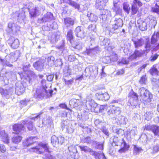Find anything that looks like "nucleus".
Masks as SVG:
<instances>
[{
    "mask_svg": "<svg viewBox=\"0 0 159 159\" xmlns=\"http://www.w3.org/2000/svg\"><path fill=\"white\" fill-rule=\"evenodd\" d=\"M111 62L117 61L118 57L117 54H114L113 55L110 56Z\"/></svg>",
    "mask_w": 159,
    "mask_h": 159,
    "instance_id": "nucleus-57",
    "label": "nucleus"
},
{
    "mask_svg": "<svg viewBox=\"0 0 159 159\" xmlns=\"http://www.w3.org/2000/svg\"><path fill=\"white\" fill-rule=\"evenodd\" d=\"M154 125H147L145 126L144 130L152 131Z\"/></svg>",
    "mask_w": 159,
    "mask_h": 159,
    "instance_id": "nucleus-62",
    "label": "nucleus"
},
{
    "mask_svg": "<svg viewBox=\"0 0 159 159\" xmlns=\"http://www.w3.org/2000/svg\"><path fill=\"white\" fill-rule=\"evenodd\" d=\"M45 64V60L43 59H40L38 61L34 63L33 65L36 70L39 71H41Z\"/></svg>",
    "mask_w": 159,
    "mask_h": 159,
    "instance_id": "nucleus-15",
    "label": "nucleus"
},
{
    "mask_svg": "<svg viewBox=\"0 0 159 159\" xmlns=\"http://www.w3.org/2000/svg\"><path fill=\"white\" fill-rule=\"evenodd\" d=\"M67 132L69 133H73L74 130V128L71 124H69L68 127H66V128Z\"/></svg>",
    "mask_w": 159,
    "mask_h": 159,
    "instance_id": "nucleus-50",
    "label": "nucleus"
},
{
    "mask_svg": "<svg viewBox=\"0 0 159 159\" xmlns=\"http://www.w3.org/2000/svg\"><path fill=\"white\" fill-rule=\"evenodd\" d=\"M139 92L142 100L145 102H151L152 96L148 90L142 87L139 89Z\"/></svg>",
    "mask_w": 159,
    "mask_h": 159,
    "instance_id": "nucleus-3",
    "label": "nucleus"
},
{
    "mask_svg": "<svg viewBox=\"0 0 159 159\" xmlns=\"http://www.w3.org/2000/svg\"><path fill=\"white\" fill-rule=\"evenodd\" d=\"M4 70L2 69L1 71L0 75V81H3L5 84H7L8 83V79L11 77L12 75V72L11 71L5 72L4 74L3 72Z\"/></svg>",
    "mask_w": 159,
    "mask_h": 159,
    "instance_id": "nucleus-8",
    "label": "nucleus"
},
{
    "mask_svg": "<svg viewBox=\"0 0 159 159\" xmlns=\"http://www.w3.org/2000/svg\"><path fill=\"white\" fill-rule=\"evenodd\" d=\"M87 16L91 22H96L98 20V17L97 16L89 12L88 13Z\"/></svg>",
    "mask_w": 159,
    "mask_h": 159,
    "instance_id": "nucleus-35",
    "label": "nucleus"
},
{
    "mask_svg": "<svg viewBox=\"0 0 159 159\" xmlns=\"http://www.w3.org/2000/svg\"><path fill=\"white\" fill-rule=\"evenodd\" d=\"M64 24L66 27H70L74 24V21L71 18H66L64 19Z\"/></svg>",
    "mask_w": 159,
    "mask_h": 159,
    "instance_id": "nucleus-34",
    "label": "nucleus"
},
{
    "mask_svg": "<svg viewBox=\"0 0 159 159\" xmlns=\"http://www.w3.org/2000/svg\"><path fill=\"white\" fill-rule=\"evenodd\" d=\"M16 52L15 53L11 52L10 54L7 55L5 57L4 60L1 59V61L2 65L3 66L6 65L9 67H11L12 65L10 63V62L13 61L12 59L14 58L16 54Z\"/></svg>",
    "mask_w": 159,
    "mask_h": 159,
    "instance_id": "nucleus-6",
    "label": "nucleus"
},
{
    "mask_svg": "<svg viewBox=\"0 0 159 159\" xmlns=\"http://www.w3.org/2000/svg\"><path fill=\"white\" fill-rule=\"evenodd\" d=\"M114 6L112 9L114 11L116 12V14L121 15H122V9L120 7L117 6L116 3H114Z\"/></svg>",
    "mask_w": 159,
    "mask_h": 159,
    "instance_id": "nucleus-33",
    "label": "nucleus"
},
{
    "mask_svg": "<svg viewBox=\"0 0 159 159\" xmlns=\"http://www.w3.org/2000/svg\"><path fill=\"white\" fill-rule=\"evenodd\" d=\"M80 126L83 129L84 131H86L88 133H90L91 131V129L88 128L87 126L83 125H80Z\"/></svg>",
    "mask_w": 159,
    "mask_h": 159,
    "instance_id": "nucleus-56",
    "label": "nucleus"
},
{
    "mask_svg": "<svg viewBox=\"0 0 159 159\" xmlns=\"http://www.w3.org/2000/svg\"><path fill=\"white\" fill-rule=\"evenodd\" d=\"M51 143L54 147L58 144V137L55 135H53L51 138Z\"/></svg>",
    "mask_w": 159,
    "mask_h": 159,
    "instance_id": "nucleus-40",
    "label": "nucleus"
},
{
    "mask_svg": "<svg viewBox=\"0 0 159 159\" xmlns=\"http://www.w3.org/2000/svg\"><path fill=\"white\" fill-rule=\"evenodd\" d=\"M89 71H90V75L92 76H96L98 74V70L97 68L95 67H91L89 68Z\"/></svg>",
    "mask_w": 159,
    "mask_h": 159,
    "instance_id": "nucleus-38",
    "label": "nucleus"
},
{
    "mask_svg": "<svg viewBox=\"0 0 159 159\" xmlns=\"http://www.w3.org/2000/svg\"><path fill=\"white\" fill-rule=\"evenodd\" d=\"M55 64L57 66H61L63 64L61 59H57L55 62Z\"/></svg>",
    "mask_w": 159,
    "mask_h": 159,
    "instance_id": "nucleus-63",
    "label": "nucleus"
},
{
    "mask_svg": "<svg viewBox=\"0 0 159 159\" xmlns=\"http://www.w3.org/2000/svg\"><path fill=\"white\" fill-rule=\"evenodd\" d=\"M103 10L100 12L99 18L103 21L107 22L111 16V11L107 9H103Z\"/></svg>",
    "mask_w": 159,
    "mask_h": 159,
    "instance_id": "nucleus-7",
    "label": "nucleus"
},
{
    "mask_svg": "<svg viewBox=\"0 0 159 159\" xmlns=\"http://www.w3.org/2000/svg\"><path fill=\"white\" fill-rule=\"evenodd\" d=\"M67 37L68 39L71 42V40L73 38V36L72 30H70L67 33Z\"/></svg>",
    "mask_w": 159,
    "mask_h": 159,
    "instance_id": "nucleus-54",
    "label": "nucleus"
},
{
    "mask_svg": "<svg viewBox=\"0 0 159 159\" xmlns=\"http://www.w3.org/2000/svg\"><path fill=\"white\" fill-rule=\"evenodd\" d=\"M108 0H96L95 7L100 10H102L105 7Z\"/></svg>",
    "mask_w": 159,
    "mask_h": 159,
    "instance_id": "nucleus-17",
    "label": "nucleus"
},
{
    "mask_svg": "<svg viewBox=\"0 0 159 159\" xmlns=\"http://www.w3.org/2000/svg\"><path fill=\"white\" fill-rule=\"evenodd\" d=\"M149 18L150 19L149 22L150 24L152 25V26L154 27L157 24L155 18L152 16H150Z\"/></svg>",
    "mask_w": 159,
    "mask_h": 159,
    "instance_id": "nucleus-46",
    "label": "nucleus"
},
{
    "mask_svg": "<svg viewBox=\"0 0 159 159\" xmlns=\"http://www.w3.org/2000/svg\"><path fill=\"white\" fill-rule=\"evenodd\" d=\"M49 147L48 144L44 143H39L38 146L31 148L29 150L30 152H35L37 153L41 154L43 153L44 152H50L49 150Z\"/></svg>",
    "mask_w": 159,
    "mask_h": 159,
    "instance_id": "nucleus-2",
    "label": "nucleus"
},
{
    "mask_svg": "<svg viewBox=\"0 0 159 159\" xmlns=\"http://www.w3.org/2000/svg\"><path fill=\"white\" fill-rule=\"evenodd\" d=\"M131 15H133L137 13L138 8L137 5L140 7L142 6V3L139 0H134L133 2L132 3Z\"/></svg>",
    "mask_w": 159,
    "mask_h": 159,
    "instance_id": "nucleus-11",
    "label": "nucleus"
},
{
    "mask_svg": "<svg viewBox=\"0 0 159 159\" xmlns=\"http://www.w3.org/2000/svg\"><path fill=\"white\" fill-rule=\"evenodd\" d=\"M103 62L107 64L111 62L110 56L104 57L102 59Z\"/></svg>",
    "mask_w": 159,
    "mask_h": 159,
    "instance_id": "nucleus-58",
    "label": "nucleus"
},
{
    "mask_svg": "<svg viewBox=\"0 0 159 159\" xmlns=\"http://www.w3.org/2000/svg\"><path fill=\"white\" fill-rule=\"evenodd\" d=\"M152 114L150 112L146 113L145 115V119L148 120H150L152 116Z\"/></svg>",
    "mask_w": 159,
    "mask_h": 159,
    "instance_id": "nucleus-60",
    "label": "nucleus"
},
{
    "mask_svg": "<svg viewBox=\"0 0 159 159\" xmlns=\"http://www.w3.org/2000/svg\"><path fill=\"white\" fill-rule=\"evenodd\" d=\"M55 58L53 56H50L46 58L45 60V63L48 66L47 67L52 66L54 64Z\"/></svg>",
    "mask_w": 159,
    "mask_h": 159,
    "instance_id": "nucleus-28",
    "label": "nucleus"
},
{
    "mask_svg": "<svg viewBox=\"0 0 159 159\" xmlns=\"http://www.w3.org/2000/svg\"><path fill=\"white\" fill-rule=\"evenodd\" d=\"M60 35L57 33L53 34L50 38L51 41L52 43H56L59 39Z\"/></svg>",
    "mask_w": 159,
    "mask_h": 159,
    "instance_id": "nucleus-36",
    "label": "nucleus"
},
{
    "mask_svg": "<svg viewBox=\"0 0 159 159\" xmlns=\"http://www.w3.org/2000/svg\"><path fill=\"white\" fill-rule=\"evenodd\" d=\"M145 38H140L137 39H132V41L134 44V47L135 48H138L142 47L145 42Z\"/></svg>",
    "mask_w": 159,
    "mask_h": 159,
    "instance_id": "nucleus-20",
    "label": "nucleus"
},
{
    "mask_svg": "<svg viewBox=\"0 0 159 159\" xmlns=\"http://www.w3.org/2000/svg\"><path fill=\"white\" fill-rule=\"evenodd\" d=\"M71 121L69 120H64L61 122V126L63 128H66V127H68L69 125V124H71Z\"/></svg>",
    "mask_w": 159,
    "mask_h": 159,
    "instance_id": "nucleus-44",
    "label": "nucleus"
},
{
    "mask_svg": "<svg viewBox=\"0 0 159 159\" xmlns=\"http://www.w3.org/2000/svg\"><path fill=\"white\" fill-rule=\"evenodd\" d=\"M147 54L143 50H135L133 54H132L129 57V59L131 60L136 59L137 57H139L144 54Z\"/></svg>",
    "mask_w": 159,
    "mask_h": 159,
    "instance_id": "nucleus-18",
    "label": "nucleus"
},
{
    "mask_svg": "<svg viewBox=\"0 0 159 159\" xmlns=\"http://www.w3.org/2000/svg\"><path fill=\"white\" fill-rule=\"evenodd\" d=\"M30 65V64H28L26 66H23V70L24 71V73H23L22 75H23V77H25L27 76L30 80L31 77H34V73L30 70H27V69H28Z\"/></svg>",
    "mask_w": 159,
    "mask_h": 159,
    "instance_id": "nucleus-12",
    "label": "nucleus"
},
{
    "mask_svg": "<svg viewBox=\"0 0 159 159\" xmlns=\"http://www.w3.org/2000/svg\"><path fill=\"white\" fill-rule=\"evenodd\" d=\"M157 67V65H154L149 70V72L152 76H157L158 75L159 71Z\"/></svg>",
    "mask_w": 159,
    "mask_h": 159,
    "instance_id": "nucleus-30",
    "label": "nucleus"
},
{
    "mask_svg": "<svg viewBox=\"0 0 159 159\" xmlns=\"http://www.w3.org/2000/svg\"><path fill=\"white\" fill-rule=\"evenodd\" d=\"M44 158V159H56V158L49 154H46Z\"/></svg>",
    "mask_w": 159,
    "mask_h": 159,
    "instance_id": "nucleus-59",
    "label": "nucleus"
},
{
    "mask_svg": "<svg viewBox=\"0 0 159 159\" xmlns=\"http://www.w3.org/2000/svg\"><path fill=\"white\" fill-rule=\"evenodd\" d=\"M25 129L23 125L16 124L13 126V130L15 133L18 134L21 131L24 130Z\"/></svg>",
    "mask_w": 159,
    "mask_h": 159,
    "instance_id": "nucleus-27",
    "label": "nucleus"
},
{
    "mask_svg": "<svg viewBox=\"0 0 159 159\" xmlns=\"http://www.w3.org/2000/svg\"><path fill=\"white\" fill-rule=\"evenodd\" d=\"M123 8L124 10L127 14H129L130 11V8L128 3L124 2L123 4Z\"/></svg>",
    "mask_w": 159,
    "mask_h": 159,
    "instance_id": "nucleus-41",
    "label": "nucleus"
},
{
    "mask_svg": "<svg viewBox=\"0 0 159 159\" xmlns=\"http://www.w3.org/2000/svg\"><path fill=\"white\" fill-rule=\"evenodd\" d=\"M88 104L90 106V108L94 110L98 106L97 104L95 103L93 100H91L90 102H88Z\"/></svg>",
    "mask_w": 159,
    "mask_h": 159,
    "instance_id": "nucleus-43",
    "label": "nucleus"
},
{
    "mask_svg": "<svg viewBox=\"0 0 159 159\" xmlns=\"http://www.w3.org/2000/svg\"><path fill=\"white\" fill-rule=\"evenodd\" d=\"M88 29L89 30L93 31L94 32L96 31V27L95 25H90L88 27Z\"/></svg>",
    "mask_w": 159,
    "mask_h": 159,
    "instance_id": "nucleus-61",
    "label": "nucleus"
},
{
    "mask_svg": "<svg viewBox=\"0 0 159 159\" xmlns=\"http://www.w3.org/2000/svg\"><path fill=\"white\" fill-rule=\"evenodd\" d=\"M53 16L50 12H48L45 14L41 18H39L38 20V22L40 24L49 21L52 19Z\"/></svg>",
    "mask_w": 159,
    "mask_h": 159,
    "instance_id": "nucleus-10",
    "label": "nucleus"
},
{
    "mask_svg": "<svg viewBox=\"0 0 159 159\" xmlns=\"http://www.w3.org/2000/svg\"><path fill=\"white\" fill-rule=\"evenodd\" d=\"M65 84L68 86H70L74 82V79L72 78L69 80H67L66 79H64Z\"/></svg>",
    "mask_w": 159,
    "mask_h": 159,
    "instance_id": "nucleus-53",
    "label": "nucleus"
},
{
    "mask_svg": "<svg viewBox=\"0 0 159 159\" xmlns=\"http://www.w3.org/2000/svg\"><path fill=\"white\" fill-rule=\"evenodd\" d=\"M101 158H102V159L106 158V157L104 153L101 152H97V154H96L95 157V159H97V158L100 159Z\"/></svg>",
    "mask_w": 159,
    "mask_h": 159,
    "instance_id": "nucleus-52",
    "label": "nucleus"
},
{
    "mask_svg": "<svg viewBox=\"0 0 159 159\" xmlns=\"http://www.w3.org/2000/svg\"><path fill=\"white\" fill-rule=\"evenodd\" d=\"M147 81V78L146 75L142 76L140 79L139 83L140 84H145Z\"/></svg>",
    "mask_w": 159,
    "mask_h": 159,
    "instance_id": "nucleus-45",
    "label": "nucleus"
},
{
    "mask_svg": "<svg viewBox=\"0 0 159 159\" xmlns=\"http://www.w3.org/2000/svg\"><path fill=\"white\" fill-rule=\"evenodd\" d=\"M159 39V33L158 32H154L151 38V43L154 44L158 41Z\"/></svg>",
    "mask_w": 159,
    "mask_h": 159,
    "instance_id": "nucleus-32",
    "label": "nucleus"
},
{
    "mask_svg": "<svg viewBox=\"0 0 159 159\" xmlns=\"http://www.w3.org/2000/svg\"><path fill=\"white\" fill-rule=\"evenodd\" d=\"M15 92L18 95H21L25 91V88L23 84L21 83L16 84Z\"/></svg>",
    "mask_w": 159,
    "mask_h": 159,
    "instance_id": "nucleus-21",
    "label": "nucleus"
},
{
    "mask_svg": "<svg viewBox=\"0 0 159 159\" xmlns=\"http://www.w3.org/2000/svg\"><path fill=\"white\" fill-rule=\"evenodd\" d=\"M13 90L11 88L7 90V89L4 90L0 88V93L2 96H4L7 98H9L10 95L13 93Z\"/></svg>",
    "mask_w": 159,
    "mask_h": 159,
    "instance_id": "nucleus-24",
    "label": "nucleus"
},
{
    "mask_svg": "<svg viewBox=\"0 0 159 159\" xmlns=\"http://www.w3.org/2000/svg\"><path fill=\"white\" fill-rule=\"evenodd\" d=\"M8 43L11 48L14 49L17 48L19 45V40L17 39H15L13 37H11L8 40Z\"/></svg>",
    "mask_w": 159,
    "mask_h": 159,
    "instance_id": "nucleus-16",
    "label": "nucleus"
},
{
    "mask_svg": "<svg viewBox=\"0 0 159 159\" xmlns=\"http://www.w3.org/2000/svg\"><path fill=\"white\" fill-rule=\"evenodd\" d=\"M81 151H84L85 152H88L89 151H91V148H89L87 146H79Z\"/></svg>",
    "mask_w": 159,
    "mask_h": 159,
    "instance_id": "nucleus-55",
    "label": "nucleus"
},
{
    "mask_svg": "<svg viewBox=\"0 0 159 159\" xmlns=\"http://www.w3.org/2000/svg\"><path fill=\"white\" fill-rule=\"evenodd\" d=\"M96 95L99 100L102 101L107 100L109 98V95L106 93H103L102 92H99L96 93Z\"/></svg>",
    "mask_w": 159,
    "mask_h": 159,
    "instance_id": "nucleus-26",
    "label": "nucleus"
},
{
    "mask_svg": "<svg viewBox=\"0 0 159 159\" xmlns=\"http://www.w3.org/2000/svg\"><path fill=\"white\" fill-rule=\"evenodd\" d=\"M29 9L30 15L32 17H35L39 15L41 13V8L38 7H35L34 8Z\"/></svg>",
    "mask_w": 159,
    "mask_h": 159,
    "instance_id": "nucleus-22",
    "label": "nucleus"
},
{
    "mask_svg": "<svg viewBox=\"0 0 159 159\" xmlns=\"http://www.w3.org/2000/svg\"><path fill=\"white\" fill-rule=\"evenodd\" d=\"M151 10L152 11L159 14V3L156 2L155 5V7H152Z\"/></svg>",
    "mask_w": 159,
    "mask_h": 159,
    "instance_id": "nucleus-48",
    "label": "nucleus"
},
{
    "mask_svg": "<svg viewBox=\"0 0 159 159\" xmlns=\"http://www.w3.org/2000/svg\"><path fill=\"white\" fill-rule=\"evenodd\" d=\"M138 26L139 28L142 31L146 30L147 29V25L146 22L140 19L137 20Z\"/></svg>",
    "mask_w": 159,
    "mask_h": 159,
    "instance_id": "nucleus-29",
    "label": "nucleus"
},
{
    "mask_svg": "<svg viewBox=\"0 0 159 159\" xmlns=\"http://www.w3.org/2000/svg\"><path fill=\"white\" fill-rule=\"evenodd\" d=\"M159 151V143L156 144L153 147V152H157Z\"/></svg>",
    "mask_w": 159,
    "mask_h": 159,
    "instance_id": "nucleus-64",
    "label": "nucleus"
},
{
    "mask_svg": "<svg viewBox=\"0 0 159 159\" xmlns=\"http://www.w3.org/2000/svg\"><path fill=\"white\" fill-rule=\"evenodd\" d=\"M127 120H128L126 117L124 116H121L120 117L119 123L120 124L125 125L126 123Z\"/></svg>",
    "mask_w": 159,
    "mask_h": 159,
    "instance_id": "nucleus-51",
    "label": "nucleus"
},
{
    "mask_svg": "<svg viewBox=\"0 0 159 159\" xmlns=\"http://www.w3.org/2000/svg\"><path fill=\"white\" fill-rule=\"evenodd\" d=\"M37 139V138L35 137H30L23 142V145L24 147L30 146L35 142Z\"/></svg>",
    "mask_w": 159,
    "mask_h": 159,
    "instance_id": "nucleus-25",
    "label": "nucleus"
},
{
    "mask_svg": "<svg viewBox=\"0 0 159 159\" xmlns=\"http://www.w3.org/2000/svg\"><path fill=\"white\" fill-rule=\"evenodd\" d=\"M145 50H144L146 54L148 53L150 50V48H152V45L150 43L149 39L148 38H145Z\"/></svg>",
    "mask_w": 159,
    "mask_h": 159,
    "instance_id": "nucleus-31",
    "label": "nucleus"
},
{
    "mask_svg": "<svg viewBox=\"0 0 159 159\" xmlns=\"http://www.w3.org/2000/svg\"><path fill=\"white\" fill-rule=\"evenodd\" d=\"M42 87L38 88L35 93H34V96L38 99H42L45 95L48 97H51L52 95L53 90L50 89L51 87L50 84L46 83L45 80H42L41 82Z\"/></svg>",
    "mask_w": 159,
    "mask_h": 159,
    "instance_id": "nucleus-1",
    "label": "nucleus"
},
{
    "mask_svg": "<svg viewBox=\"0 0 159 159\" xmlns=\"http://www.w3.org/2000/svg\"><path fill=\"white\" fill-rule=\"evenodd\" d=\"M22 140V137L18 135L14 136L12 139V142L15 143H19Z\"/></svg>",
    "mask_w": 159,
    "mask_h": 159,
    "instance_id": "nucleus-42",
    "label": "nucleus"
},
{
    "mask_svg": "<svg viewBox=\"0 0 159 159\" xmlns=\"http://www.w3.org/2000/svg\"><path fill=\"white\" fill-rule=\"evenodd\" d=\"M123 25V21L122 19L120 18H115L112 25L111 30H117L119 28L122 27Z\"/></svg>",
    "mask_w": 159,
    "mask_h": 159,
    "instance_id": "nucleus-14",
    "label": "nucleus"
},
{
    "mask_svg": "<svg viewBox=\"0 0 159 159\" xmlns=\"http://www.w3.org/2000/svg\"><path fill=\"white\" fill-rule=\"evenodd\" d=\"M8 28L11 30L12 31H16V29L17 28V29L19 28V27L16 26V25L14 23L12 22H9L8 24Z\"/></svg>",
    "mask_w": 159,
    "mask_h": 159,
    "instance_id": "nucleus-39",
    "label": "nucleus"
},
{
    "mask_svg": "<svg viewBox=\"0 0 159 159\" xmlns=\"http://www.w3.org/2000/svg\"><path fill=\"white\" fill-rule=\"evenodd\" d=\"M60 2L61 4L62 3L68 4L79 11L82 12L84 10L83 8V5H81L71 0H60Z\"/></svg>",
    "mask_w": 159,
    "mask_h": 159,
    "instance_id": "nucleus-5",
    "label": "nucleus"
},
{
    "mask_svg": "<svg viewBox=\"0 0 159 159\" xmlns=\"http://www.w3.org/2000/svg\"><path fill=\"white\" fill-rule=\"evenodd\" d=\"M75 35L79 38H84L85 36V32L83 28L81 27L78 26L75 29Z\"/></svg>",
    "mask_w": 159,
    "mask_h": 159,
    "instance_id": "nucleus-19",
    "label": "nucleus"
},
{
    "mask_svg": "<svg viewBox=\"0 0 159 159\" xmlns=\"http://www.w3.org/2000/svg\"><path fill=\"white\" fill-rule=\"evenodd\" d=\"M40 119L39 115L31 118H29L27 120H25L23 122V124L26 125L30 130H33L34 129L33 122L35 120H39Z\"/></svg>",
    "mask_w": 159,
    "mask_h": 159,
    "instance_id": "nucleus-4",
    "label": "nucleus"
},
{
    "mask_svg": "<svg viewBox=\"0 0 159 159\" xmlns=\"http://www.w3.org/2000/svg\"><path fill=\"white\" fill-rule=\"evenodd\" d=\"M68 150L69 152V154L71 157L74 159L79 158V154L77 150L76 147L73 145H71L68 148Z\"/></svg>",
    "mask_w": 159,
    "mask_h": 159,
    "instance_id": "nucleus-13",
    "label": "nucleus"
},
{
    "mask_svg": "<svg viewBox=\"0 0 159 159\" xmlns=\"http://www.w3.org/2000/svg\"><path fill=\"white\" fill-rule=\"evenodd\" d=\"M0 137L2 141L8 144L9 142V137L6 134L5 130H2L0 128Z\"/></svg>",
    "mask_w": 159,
    "mask_h": 159,
    "instance_id": "nucleus-23",
    "label": "nucleus"
},
{
    "mask_svg": "<svg viewBox=\"0 0 159 159\" xmlns=\"http://www.w3.org/2000/svg\"><path fill=\"white\" fill-rule=\"evenodd\" d=\"M110 41L107 38H105L101 43L102 45H105L108 47V48L110 46Z\"/></svg>",
    "mask_w": 159,
    "mask_h": 159,
    "instance_id": "nucleus-49",
    "label": "nucleus"
},
{
    "mask_svg": "<svg viewBox=\"0 0 159 159\" xmlns=\"http://www.w3.org/2000/svg\"><path fill=\"white\" fill-rule=\"evenodd\" d=\"M143 151V149L141 147L135 145L134 146L133 153L134 155H139Z\"/></svg>",
    "mask_w": 159,
    "mask_h": 159,
    "instance_id": "nucleus-37",
    "label": "nucleus"
},
{
    "mask_svg": "<svg viewBox=\"0 0 159 159\" xmlns=\"http://www.w3.org/2000/svg\"><path fill=\"white\" fill-rule=\"evenodd\" d=\"M109 109L107 111V114L108 115L112 114H115L116 115L120 114L121 112L120 108L118 107L115 106L114 105H110L109 107H108L107 109Z\"/></svg>",
    "mask_w": 159,
    "mask_h": 159,
    "instance_id": "nucleus-9",
    "label": "nucleus"
},
{
    "mask_svg": "<svg viewBox=\"0 0 159 159\" xmlns=\"http://www.w3.org/2000/svg\"><path fill=\"white\" fill-rule=\"evenodd\" d=\"M152 131L155 135L159 136V126L154 125Z\"/></svg>",
    "mask_w": 159,
    "mask_h": 159,
    "instance_id": "nucleus-47",
    "label": "nucleus"
}]
</instances>
